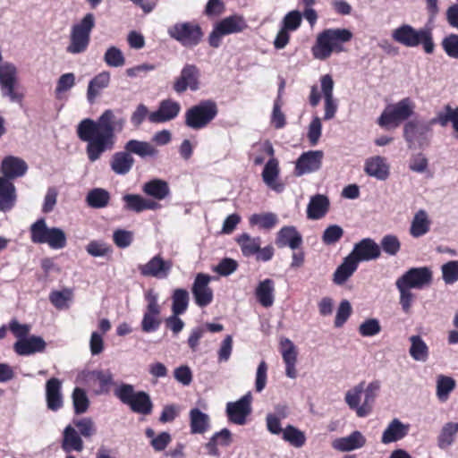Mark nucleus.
Returning a JSON list of instances; mask_svg holds the SVG:
<instances>
[{
  "instance_id": "50",
  "label": "nucleus",
  "mask_w": 458,
  "mask_h": 458,
  "mask_svg": "<svg viewBox=\"0 0 458 458\" xmlns=\"http://www.w3.org/2000/svg\"><path fill=\"white\" fill-rule=\"evenodd\" d=\"M249 221L251 225H258L261 229L269 230L276 225L278 217L276 214L267 212L253 214L250 216Z\"/></svg>"
},
{
  "instance_id": "33",
  "label": "nucleus",
  "mask_w": 458,
  "mask_h": 458,
  "mask_svg": "<svg viewBox=\"0 0 458 458\" xmlns=\"http://www.w3.org/2000/svg\"><path fill=\"white\" fill-rule=\"evenodd\" d=\"M16 188L14 184L0 176V211L11 210L16 202Z\"/></svg>"
},
{
  "instance_id": "60",
  "label": "nucleus",
  "mask_w": 458,
  "mask_h": 458,
  "mask_svg": "<svg viewBox=\"0 0 458 458\" xmlns=\"http://www.w3.org/2000/svg\"><path fill=\"white\" fill-rule=\"evenodd\" d=\"M301 21L302 15L299 11H291L284 17L282 28L288 31H295L300 28Z\"/></svg>"
},
{
  "instance_id": "25",
  "label": "nucleus",
  "mask_w": 458,
  "mask_h": 458,
  "mask_svg": "<svg viewBox=\"0 0 458 458\" xmlns=\"http://www.w3.org/2000/svg\"><path fill=\"white\" fill-rule=\"evenodd\" d=\"M364 171L369 176L385 181L389 177L390 166L386 157L374 156L365 160Z\"/></svg>"
},
{
  "instance_id": "14",
  "label": "nucleus",
  "mask_w": 458,
  "mask_h": 458,
  "mask_svg": "<svg viewBox=\"0 0 458 458\" xmlns=\"http://www.w3.org/2000/svg\"><path fill=\"white\" fill-rule=\"evenodd\" d=\"M432 279V270L428 267H420L410 268L395 283L409 289L420 290L430 285Z\"/></svg>"
},
{
  "instance_id": "13",
  "label": "nucleus",
  "mask_w": 458,
  "mask_h": 458,
  "mask_svg": "<svg viewBox=\"0 0 458 458\" xmlns=\"http://www.w3.org/2000/svg\"><path fill=\"white\" fill-rule=\"evenodd\" d=\"M200 88V71L191 64H185L179 74L175 78L173 89L177 94H182L188 89L191 91H197Z\"/></svg>"
},
{
  "instance_id": "45",
  "label": "nucleus",
  "mask_w": 458,
  "mask_h": 458,
  "mask_svg": "<svg viewBox=\"0 0 458 458\" xmlns=\"http://www.w3.org/2000/svg\"><path fill=\"white\" fill-rule=\"evenodd\" d=\"M236 242L244 257L256 255L257 251H259V248L261 246V239L259 237H252L246 233L239 235Z\"/></svg>"
},
{
  "instance_id": "55",
  "label": "nucleus",
  "mask_w": 458,
  "mask_h": 458,
  "mask_svg": "<svg viewBox=\"0 0 458 458\" xmlns=\"http://www.w3.org/2000/svg\"><path fill=\"white\" fill-rule=\"evenodd\" d=\"M442 279L446 284L458 281V260H451L441 266Z\"/></svg>"
},
{
  "instance_id": "32",
  "label": "nucleus",
  "mask_w": 458,
  "mask_h": 458,
  "mask_svg": "<svg viewBox=\"0 0 458 458\" xmlns=\"http://www.w3.org/2000/svg\"><path fill=\"white\" fill-rule=\"evenodd\" d=\"M190 429L191 434H205L211 427L208 414L199 408H192L189 411Z\"/></svg>"
},
{
  "instance_id": "26",
  "label": "nucleus",
  "mask_w": 458,
  "mask_h": 458,
  "mask_svg": "<svg viewBox=\"0 0 458 458\" xmlns=\"http://www.w3.org/2000/svg\"><path fill=\"white\" fill-rule=\"evenodd\" d=\"M281 354L285 364V375L289 378L297 377L296 362L297 349L294 344L288 338H284L280 343Z\"/></svg>"
},
{
  "instance_id": "27",
  "label": "nucleus",
  "mask_w": 458,
  "mask_h": 458,
  "mask_svg": "<svg viewBox=\"0 0 458 458\" xmlns=\"http://www.w3.org/2000/svg\"><path fill=\"white\" fill-rule=\"evenodd\" d=\"M62 382L56 378L52 377L47 381L46 384V401L47 406L49 410L56 411L64 405V399L62 394Z\"/></svg>"
},
{
  "instance_id": "1",
  "label": "nucleus",
  "mask_w": 458,
  "mask_h": 458,
  "mask_svg": "<svg viewBox=\"0 0 458 458\" xmlns=\"http://www.w3.org/2000/svg\"><path fill=\"white\" fill-rule=\"evenodd\" d=\"M126 124V118L119 110L106 109L98 120L86 118L77 126V135L87 142L86 153L90 162L98 160L103 153L114 149L116 142L115 132H121Z\"/></svg>"
},
{
  "instance_id": "10",
  "label": "nucleus",
  "mask_w": 458,
  "mask_h": 458,
  "mask_svg": "<svg viewBox=\"0 0 458 458\" xmlns=\"http://www.w3.org/2000/svg\"><path fill=\"white\" fill-rule=\"evenodd\" d=\"M167 34L185 47L197 46L203 36L201 28L197 23L188 21L170 26Z\"/></svg>"
},
{
  "instance_id": "36",
  "label": "nucleus",
  "mask_w": 458,
  "mask_h": 458,
  "mask_svg": "<svg viewBox=\"0 0 458 458\" xmlns=\"http://www.w3.org/2000/svg\"><path fill=\"white\" fill-rule=\"evenodd\" d=\"M329 208V199L322 194L311 197L307 207V216L318 220L326 216Z\"/></svg>"
},
{
  "instance_id": "40",
  "label": "nucleus",
  "mask_w": 458,
  "mask_h": 458,
  "mask_svg": "<svg viewBox=\"0 0 458 458\" xmlns=\"http://www.w3.org/2000/svg\"><path fill=\"white\" fill-rule=\"evenodd\" d=\"M124 149L130 155L134 154L141 158L154 157L158 154V150L148 141L130 140L126 142Z\"/></svg>"
},
{
  "instance_id": "18",
  "label": "nucleus",
  "mask_w": 458,
  "mask_h": 458,
  "mask_svg": "<svg viewBox=\"0 0 458 458\" xmlns=\"http://www.w3.org/2000/svg\"><path fill=\"white\" fill-rule=\"evenodd\" d=\"M324 153L321 150H310L302 153L295 163L294 174L296 176L315 173L322 165Z\"/></svg>"
},
{
  "instance_id": "17",
  "label": "nucleus",
  "mask_w": 458,
  "mask_h": 458,
  "mask_svg": "<svg viewBox=\"0 0 458 458\" xmlns=\"http://www.w3.org/2000/svg\"><path fill=\"white\" fill-rule=\"evenodd\" d=\"M173 262L161 255H155L147 263L140 265L138 269L141 276L159 280L166 279L171 274Z\"/></svg>"
},
{
  "instance_id": "38",
  "label": "nucleus",
  "mask_w": 458,
  "mask_h": 458,
  "mask_svg": "<svg viewBox=\"0 0 458 458\" xmlns=\"http://www.w3.org/2000/svg\"><path fill=\"white\" fill-rule=\"evenodd\" d=\"M83 447L84 445L81 436L76 428L72 425L65 427L63 433L62 442V448L64 451L66 453H70L72 451L81 452Z\"/></svg>"
},
{
  "instance_id": "57",
  "label": "nucleus",
  "mask_w": 458,
  "mask_h": 458,
  "mask_svg": "<svg viewBox=\"0 0 458 458\" xmlns=\"http://www.w3.org/2000/svg\"><path fill=\"white\" fill-rule=\"evenodd\" d=\"M359 334L364 337H372L381 332V325L377 318H368L359 326Z\"/></svg>"
},
{
  "instance_id": "11",
  "label": "nucleus",
  "mask_w": 458,
  "mask_h": 458,
  "mask_svg": "<svg viewBox=\"0 0 458 458\" xmlns=\"http://www.w3.org/2000/svg\"><path fill=\"white\" fill-rule=\"evenodd\" d=\"M430 123L411 120L404 124L403 138L409 148H424L429 143Z\"/></svg>"
},
{
  "instance_id": "42",
  "label": "nucleus",
  "mask_w": 458,
  "mask_h": 458,
  "mask_svg": "<svg viewBox=\"0 0 458 458\" xmlns=\"http://www.w3.org/2000/svg\"><path fill=\"white\" fill-rule=\"evenodd\" d=\"M409 341L411 343L409 349L411 357L416 361L425 362L429 356V349L426 342L420 335H411L409 337Z\"/></svg>"
},
{
  "instance_id": "5",
  "label": "nucleus",
  "mask_w": 458,
  "mask_h": 458,
  "mask_svg": "<svg viewBox=\"0 0 458 458\" xmlns=\"http://www.w3.org/2000/svg\"><path fill=\"white\" fill-rule=\"evenodd\" d=\"M31 242L37 244H47L53 250H61L66 246L65 233L59 227H48L46 220L40 218L30 225Z\"/></svg>"
},
{
  "instance_id": "28",
  "label": "nucleus",
  "mask_w": 458,
  "mask_h": 458,
  "mask_svg": "<svg viewBox=\"0 0 458 458\" xmlns=\"http://www.w3.org/2000/svg\"><path fill=\"white\" fill-rule=\"evenodd\" d=\"M409 430V424L403 423L399 419H394L383 431L381 442L385 445L397 442L405 437Z\"/></svg>"
},
{
  "instance_id": "43",
  "label": "nucleus",
  "mask_w": 458,
  "mask_h": 458,
  "mask_svg": "<svg viewBox=\"0 0 458 458\" xmlns=\"http://www.w3.org/2000/svg\"><path fill=\"white\" fill-rule=\"evenodd\" d=\"M142 191L157 200L165 199L170 193L167 182L160 179H153L146 182L143 185Z\"/></svg>"
},
{
  "instance_id": "24",
  "label": "nucleus",
  "mask_w": 458,
  "mask_h": 458,
  "mask_svg": "<svg viewBox=\"0 0 458 458\" xmlns=\"http://www.w3.org/2000/svg\"><path fill=\"white\" fill-rule=\"evenodd\" d=\"M279 174L278 160L275 157L269 158L262 171V180L269 189L278 193L284 190V184L278 180Z\"/></svg>"
},
{
  "instance_id": "6",
  "label": "nucleus",
  "mask_w": 458,
  "mask_h": 458,
  "mask_svg": "<svg viewBox=\"0 0 458 458\" xmlns=\"http://www.w3.org/2000/svg\"><path fill=\"white\" fill-rule=\"evenodd\" d=\"M415 107V102L411 98H404L387 106L378 117L377 123L383 128H395L414 114Z\"/></svg>"
},
{
  "instance_id": "3",
  "label": "nucleus",
  "mask_w": 458,
  "mask_h": 458,
  "mask_svg": "<svg viewBox=\"0 0 458 458\" xmlns=\"http://www.w3.org/2000/svg\"><path fill=\"white\" fill-rule=\"evenodd\" d=\"M352 38V33L348 29H327L317 36L311 48L312 55L318 60L327 59L333 52H341L342 45Z\"/></svg>"
},
{
  "instance_id": "39",
  "label": "nucleus",
  "mask_w": 458,
  "mask_h": 458,
  "mask_svg": "<svg viewBox=\"0 0 458 458\" xmlns=\"http://www.w3.org/2000/svg\"><path fill=\"white\" fill-rule=\"evenodd\" d=\"M365 443L366 439L362 434L354 431L347 437L335 439L333 442V447L342 452H348L362 447Z\"/></svg>"
},
{
  "instance_id": "7",
  "label": "nucleus",
  "mask_w": 458,
  "mask_h": 458,
  "mask_svg": "<svg viewBox=\"0 0 458 458\" xmlns=\"http://www.w3.org/2000/svg\"><path fill=\"white\" fill-rule=\"evenodd\" d=\"M94 26L93 13H87L79 23L74 24L71 29L70 43L66 47V52L72 55L84 53L89 47L90 33Z\"/></svg>"
},
{
  "instance_id": "20",
  "label": "nucleus",
  "mask_w": 458,
  "mask_h": 458,
  "mask_svg": "<svg viewBox=\"0 0 458 458\" xmlns=\"http://www.w3.org/2000/svg\"><path fill=\"white\" fill-rule=\"evenodd\" d=\"M335 82L331 75L326 74L320 78L321 92L324 97V120H331L337 111V101L334 98Z\"/></svg>"
},
{
  "instance_id": "62",
  "label": "nucleus",
  "mask_w": 458,
  "mask_h": 458,
  "mask_svg": "<svg viewBox=\"0 0 458 458\" xmlns=\"http://www.w3.org/2000/svg\"><path fill=\"white\" fill-rule=\"evenodd\" d=\"M124 209L135 213L143 211L144 198L139 194H125L123 197Z\"/></svg>"
},
{
  "instance_id": "59",
  "label": "nucleus",
  "mask_w": 458,
  "mask_h": 458,
  "mask_svg": "<svg viewBox=\"0 0 458 458\" xmlns=\"http://www.w3.org/2000/svg\"><path fill=\"white\" fill-rule=\"evenodd\" d=\"M395 286L400 293L399 303L404 313L409 314L414 300V294L411 293V289L404 287L395 283Z\"/></svg>"
},
{
  "instance_id": "64",
  "label": "nucleus",
  "mask_w": 458,
  "mask_h": 458,
  "mask_svg": "<svg viewBox=\"0 0 458 458\" xmlns=\"http://www.w3.org/2000/svg\"><path fill=\"white\" fill-rule=\"evenodd\" d=\"M442 47L445 54L454 59H458V35L450 34L442 40Z\"/></svg>"
},
{
  "instance_id": "47",
  "label": "nucleus",
  "mask_w": 458,
  "mask_h": 458,
  "mask_svg": "<svg viewBox=\"0 0 458 458\" xmlns=\"http://www.w3.org/2000/svg\"><path fill=\"white\" fill-rule=\"evenodd\" d=\"M455 380L451 377L439 375L437 377V397L440 402H446L455 388Z\"/></svg>"
},
{
  "instance_id": "12",
  "label": "nucleus",
  "mask_w": 458,
  "mask_h": 458,
  "mask_svg": "<svg viewBox=\"0 0 458 458\" xmlns=\"http://www.w3.org/2000/svg\"><path fill=\"white\" fill-rule=\"evenodd\" d=\"M145 299L148 304L141 320V329L145 333H152L159 328L162 322L158 294L150 289L145 293Z\"/></svg>"
},
{
  "instance_id": "16",
  "label": "nucleus",
  "mask_w": 458,
  "mask_h": 458,
  "mask_svg": "<svg viewBox=\"0 0 458 458\" xmlns=\"http://www.w3.org/2000/svg\"><path fill=\"white\" fill-rule=\"evenodd\" d=\"M251 400L252 396L249 392L238 401L227 403L225 412L228 420L236 425H245L247 417L251 413Z\"/></svg>"
},
{
  "instance_id": "2",
  "label": "nucleus",
  "mask_w": 458,
  "mask_h": 458,
  "mask_svg": "<svg viewBox=\"0 0 458 458\" xmlns=\"http://www.w3.org/2000/svg\"><path fill=\"white\" fill-rule=\"evenodd\" d=\"M381 388L379 380H373L365 386L361 381L346 391L344 402L359 418L369 416Z\"/></svg>"
},
{
  "instance_id": "34",
  "label": "nucleus",
  "mask_w": 458,
  "mask_h": 458,
  "mask_svg": "<svg viewBox=\"0 0 458 458\" xmlns=\"http://www.w3.org/2000/svg\"><path fill=\"white\" fill-rule=\"evenodd\" d=\"M278 247L288 246L292 250L298 249L302 243V237L294 226H284L277 233Z\"/></svg>"
},
{
  "instance_id": "54",
  "label": "nucleus",
  "mask_w": 458,
  "mask_h": 458,
  "mask_svg": "<svg viewBox=\"0 0 458 458\" xmlns=\"http://www.w3.org/2000/svg\"><path fill=\"white\" fill-rule=\"evenodd\" d=\"M76 83V78L73 72H66L62 74L57 82L55 89L56 98L62 99L63 94L71 90Z\"/></svg>"
},
{
  "instance_id": "53",
  "label": "nucleus",
  "mask_w": 458,
  "mask_h": 458,
  "mask_svg": "<svg viewBox=\"0 0 458 458\" xmlns=\"http://www.w3.org/2000/svg\"><path fill=\"white\" fill-rule=\"evenodd\" d=\"M458 432V423L457 422H448L445 423L439 434L438 437V445L441 448H445L449 446L454 439V436Z\"/></svg>"
},
{
  "instance_id": "48",
  "label": "nucleus",
  "mask_w": 458,
  "mask_h": 458,
  "mask_svg": "<svg viewBox=\"0 0 458 458\" xmlns=\"http://www.w3.org/2000/svg\"><path fill=\"white\" fill-rule=\"evenodd\" d=\"M282 438L295 448H301L306 443L305 433L293 425H287L284 428Z\"/></svg>"
},
{
  "instance_id": "46",
  "label": "nucleus",
  "mask_w": 458,
  "mask_h": 458,
  "mask_svg": "<svg viewBox=\"0 0 458 458\" xmlns=\"http://www.w3.org/2000/svg\"><path fill=\"white\" fill-rule=\"evenodd\" d=\"M110 200L109 192L102 188H95L89 191L86 197L87 204L93 208H106Z\"/></svg>"
},
{
  "instance_id": "37",
  "label": "nucleus",
  "mask_w": 458,
  "mask_h": 458,
  "mask_svg": "<svg viewBox=\"0 0 458 458\" xmlns=\"http://www.w3.org/2000/svg\"><path fill=\"white\" fill-rule=\"evenodd\" d=\"M431 221L428 214L424 209L418 210L411 223L410 234L414 238H419L430 230Z\"/></svg>"
},
{
  "instance_id": "19",
  "label": "nucleus",
  "mask_w": 458,
  "mask_h": 458,
  "mask_svg": "<svg viewBox=\"0 0 458 458\" xmlns=\"http://www.w3.org/2000/svg\"><path fill=\"white\" fill-rule=\"evenodd\" d=\"M210 281L211 276L202 273L195 277L191 292L196 304L199 307H206L213 301V291L208 286Z\"/></svg>"
},
{
  "instance_id": "44",
  "label": "nucleus",
  "mask_w": 458,
  "mask_h": 458,
  "mask_svg": "<svg viewBox=\"0 0 458 458\" xmlns=\"http://www.w3.org/2000/svg\"><path fill=\"white\" fill-rule=\"evenodd\" d=\"M128 406L136 413L148 415L151 412L153 404L148 394L144 391H139Z\"/></svg>"
},
{
  "instance_id": "9",
  "label": "nucleus",
  "mask_w": 458,
  "mask_h": 458,
  "mask_svg": "<svg viewBox=\"0 0 458 458\" xmlns=\"http://www.w3.org/2000/svg\"><path fill=\"white\" fill-rule=\"evenodd\" d=\"M247 27V22L242 15L233 14L227 16L214 25L208 36V44L212 47L217 48L221 45L223 37L240 33Z\"/></svg>"
},
{
  "instance_id": "56",
  "label": "nucleus",
  "mask_w": 458,
  "mask_h": 458,
  "mask_svg": "<svg viewBox=\"0 0 458 458\" xmlns=\"http://www.w3.org/2000/svg\"><path fill=\"white\" fill-rule=\"evenodd\" d=\"M73 427L78 429L81 437L86 438L91 437L97 431L95 422L89 417L74 420Z\"/></svg>"
},
{
  "instance_id": "23",
  "label": "nucleus",
  "mask_w": 458,
  "mask_h": 458,
  "mask_svg": "<svg viewBox=\"0 0 458 458\" xmlns=\"http://www.w3.org/2000/svg\"><path fill=\"white\" fill-rule=\"evenodd\" d=\"M0 170L3 174L2 177L10 182V180L25 175L28 171V165L21 157L8 156L2 160Z\"/></svg>"
},
{
  "instance_id": "63",
  "label": "nucleus",
  "mask_w": 458,
  "mask_h": 458,
  "mask_svg": "<svg viewBox=\"0 0 458 458\" xmlns=\"http://www.w3.org/2000/svg\"><path fill=\"white\" fill-rule=\"evenodd\" d=\"M86 250L92 257L101 258L111 252V247L103 241H91L86 246Z\"/></svg>"
},
{
  "instance_id": "49",
  "label": "nucleus",
  "mask_w": 458,
  "mask_h": 458,
  "mask_svg": "<svg viewBox=\"0 0 458 458\" xmlns=\"http://www.w3.org/2000/svg\"><path fill=\"white\" fill-rule=\"evenodd\" d=\"M189 293L185 289H175L172 295V312L175 315L183 314L189 305Z\"/></svg>"
},
{
  "instance_id": "35",
  "label": "nucleus",
  "mask_w": 458,
  "mask_h": 458,
  "mask_svg": "<svg viewBox=\"0 0 458 458\" xmlns=\"http://www.w3.org/2000/svg\"><path fill=\"white\" fill-rule=\"evenodd\" d=\"M134 165V158L127 150L115 152L111 158L110 167L118 175L127 174Z\"/></svg>"
},
{
  "instance_id": "51",
  "label": "nucleus",
  "mask_w": 458,
  "mask_h": 458,
  "mask_svg": "<svg viewBox=\"0 0 458 458\" xmlns=\"http://www.w3.org/2000/svg\"><path fill=\"white\" fill-rule=\"evenodd\" d=\"M103 59L107 66L114 68L122 67L126 62L123 51L114 46H111L106 50Z\"/></svg>"
},
{
  "instance_id": "31",
  "label": "nucleus",
  "mask_w": 458,
  "mask_h": 458,
  "mask_svg": "<svg viewBox=\"0 0 458 458\" xmlns=\"http://www.w3.org/2000/svg\"><path fill=\"white\" fill-rule=\"evenodd\" d=\"M45 348L46 343L43 338L35 335L18 340L13 345L15 352L22 356L40 352L44 351Z\"/></svg>"
},
{
  "instance_id": "8",
  "label": "nucleus",
  "mask_w": 458,
  "mask_h": 458,
  "mask_svg": "<svg viewBox=\"0 0 458 458\" xmlns=\"http://www.w3.org/2000/svg\"><path fill=\"white\" fill-rule=\"evenodd\" d=\"M218 109L213 100H203L185 112V124L192 130L207 127L217 115Z\"/></svg>"
},
{
  "instance_id": "29",
  "label": "nucleus",
  "mask_w": 458,
  "mask_h": 458,
  "mask_svg": "<svg viewBox=\"0 0 458 458\" xmlns=\"http://www.w3.org/2000/svg\"><path fill=\"white\" fill-rule=\"evenodd\" d=\"M110 80V72L103 71L89 81L87 89V100L89 104L95 103L101 92L109 86Z\"/></svg>"
},
{
  "instance_id": "52",
  "label": "nucleus",
  "mask_w": 458,
  "mask_h": 458,
  "mask_svg": "<svg viewBox=\"0 0 458 458\" xmlns=\"http://www.w3.org/2000/svg\"><path fill=\"white\" fill-rule=\"evenodd\" d=\"M72 404L76 414L85 413L89 406L87 393L81 387H75L72 394Z\"/></svg>"
},
{
  "instance_id": "41",
  "label": "nucleus",
  "mask_w": 458,
  "mask_h": 458,
  "mask_svg": "<svg viewBox=\"0 0 458 458\" xmlns=\"http://www.w3.org/2000/svg\"><path fill=\"white\" fill-rule=\"evenodd\" d=\"M358 265L357 260L349 254L335 271L334 283L337 285L344 284L357 270Z\"/></svg>"
},
{
  "instance_id": "58",
  "label": "nucleus",
  "mask_w": 458,
  "mask_h": 458,
  "mask_svg": "<svg viewBox=\"0 0 458 458\" xmlns=\"http://www.w3.org/2000/svg\"><path fill=\"white\" fill-rule=\"evenodd\" d=\"M379 247L382 248L385 253L390 256H395L401 249V242L397 236L386 234L382 238Z\"/></svg>"
},
{
  "instance_id": "61",
  "label": "nucleus",
  "mask_w": 458,
  "mask_h": 458,
  "mask_svg": "<svg viewBox=\"0 0 458 458\" xmlns=\"http://www.w3.org/2000/svg\"><path fill=\"white\" fill-rule=\"evenodd\" d=\"M72 298V292L68 289L64 291H55L49 295L51 303L58 310L68 308V301Z\"/></svg>"
},
{
  "instance_id": "30",
  "label": "nucleus",
  "mask_w": 458,
  "mask_h": 458,
  "mask_svg": "<svg viewBox=\"0 0 458 458\" xmlns=\"http://www.w3.org/2000/svg\"><path fill=\"white\" fill-rule=\"evenodd\" d=\"M276 284L272 279L266 278L257 284L254 293L259 303L264 308L273 306L275 302Z\"/></svg>"
},
{
  "instance_id": "4",
  "label": "nucleus",
  "mask_w": 458,
  "mask_h": 458,
  "mask_svg": "<svg viewBox=\"0 0 458 458\" xmlns=\"http://www.w3.org/2000/svg\"><path fill=\"white\" fill-rule=\"evenodd\" d=\"M394 41L405 47H417L421 45L427 54H432L435 49L433 34L430 28L415 29L410 24L403 23L391 32Z\"/></svg>"
},
{
  "instance_id": "22",
  "label": "nucleus",
  "mask_w": 458,
  "mask_h": 458,
  "mask_svg": "<svg viewBox=\"0 0 458 458\" xmlns=\"http://www.w3.org/2000/svg\"><path fill=\"white\" fill-rule=\"evenodd\" d=\"M380 252V247L374 240L365 238L354 245L350 255L360 263L377 259Z\"/></svg>"
},
{
  "instance_id": "21",
  "label": "nucleus",
  "mask_w": 458,
  "mask_h": 458,
  "mask_svg": "<svg viewBox=\"0 0 458 458\" xmlns=\"http://www.w3.org/2000/svg\"><path fill=\"white\" fill-rule=\"evenodd\" d=\"M181 111V105L173 99L160 102L157 110L149 113L148 121L152 123H164L174 120Z\"/></svg>"
},
{
  "instance_id": "15",
  "label": "nucleus",
  "mask_w": 458,
  "mask_h": 458,
  "mask_svg": "<svg viewBox=\"0 0 458 458\" xmlns=\"http://www.w3.org/2000/svg\"><path fill=\"white\" fill-rule=\"evenodd\" d=\"M81 380L89 385H98L96 394H106L114 385V375L109 369L85 370L80 374Z\"/></svg>"
}]
</instances>
